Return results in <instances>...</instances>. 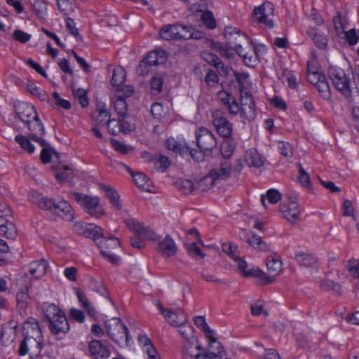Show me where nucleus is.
I'll use <instances>...</instances> for the list:
<instances>
[{
  "mask_svg": "<svg viewBox=\"0 0 359 359\" xmlns=\"http://www.w3.org/2000/svg\"><path fill=\"white\" fill-rule=\"evenodd\" d=\"M27 325H31V330L25 332L26 327H23L24 338L20 342L18 354L21 356L27 354L29 355L31 358H35L39 356L43 348V335L38 321L31 318L27 322Z\"/></svg>",
  "mask_w": 359,
  "mask_h": 359,
  "instance_id": "f257e3e1",
  "label": "nucleus"
},
{
  "mask_svg": "<svg viewBox=\"0 0 359 359\" xmlns=\"http://www.w3.org/2000/svg\"><path fill=\"white\" fill-rule=\"evenodd\" d=\"M42 310L44 313V322L52 334L57 336L69 332L70 325L65 313L58 306L46 302L42 305Z\"/></svg>",
  "mask_w": 359,
  "mask_h": 359,
  "instance_id": "f03ea898",
  "label": "nucleus"
},
{
  "mask_svg": "<svg viewBox=\"0 0 359 359\" xmlns=\"http://www.w3.org/2000/svg\"><path fill=\"white\" fill-rule=\"evenodd\" d=\"M103 229L101 228L98 231L93 241L101 249V254L103 257L113 264H119L120 259L115 254L120 249V241L115 236L107 238L103 234Z\"/></svg>",
  "mask_w": 359,
  "mask_h": 359,
  "instance_id": "7ed1b4c3",
  "label": "nucleus"
},
{
  "mask_svg": "<svg viewBox=\"0 0 359 359\" xmlns=\"http://www.w3.org/2000/svg\"><path fill=\"white\" fill-rule=\"evenodd\" d=\"M105 328L109 337L118 345L125 339L126 346H131L129 330L121 318H112L106 320Z\"/></svg>",
  "mask_w": 359,
  "mask_h": 359,
  "instance_id": "20e7f679",
  "label": "nucleus"
},
{
  "mask_svg": "<svg viewBox=\"0 0 359 359\" xmlns=\"http://www.w3.org/2000/svg\"><path fill=\"white\" fill-rule=\"evenodd\" d=\"M166 148L179 154L182 158L191 157L194 161L200 162L202 158L201 151H196L195 149L189 147L187 142L182 138L170 137L165 141Z\"/></svg>",
  "mask_w": 359,
  "mask_h": 359,
  "instance_id": "39448f33",
  "label": "nucleus"
},
{
  "mask_svg": "<svg viewBox=\"0 0 359 359\" xmlns=\"http://www.w3.org/2000/svg\"><path fill=\"white\" fill-rule=\"evenodd\" d=\"M328 76L333 86L348 100H352V92L350 86V79L344 71L336 66H330L327 69Z\"/></svg>",
  "mask_w": 359,
  "mask_h": 359,
  "instance_id": "423d86ee",
  "label": "nucleus"
},
{
  "mask_svg": "<svg viewBox=\"0 0 359 359\" xmlns=\"http://www.w3.org/2000/svg\"><path fill=\"white\" fill-rule=\"evenodd\" d=\"M72 196L84 210L91 216L100 217L104 214L97 196H91L79 192H73Z\"/></svg>",
  "mask_w": 359,
  "mask_h": 359,
  "instance_id": "0eeeda50",
  "label": "nucleus"
},
{
  "mask_svg": "<svg viewBox=\"0 0 359 359\" xmlns=\"http://www.w3.org/2000/svg\"><path fill=\"white\" fill-rule=\"evenodd\" d=\"M196 145L198 149L196 151H201L202 158L200 162L205 159V152L211 151L217 147V140L215 135L206 128L201 127L195 132Z\"/></svg>",
  "mask_w": 359,
  "mask_h": 359,
  "instance_id": "6e6552de",
  "label": "nucleus"
},
{
  "mask_svg": "<svg viewBox=\"0 0 359 359\" xmlns=\"http://www.w3.org/2000/svg\"><path fill=\"white\" fill-rule=\"evenodd\" d=\"M211 116L217 133L225 139L232 137L233 125L226 118L225 113L221 110H215Z\"/></svg>",
  "mask_w": 359,
  "mask_h": 359,
  "instance_id": "1a4fd4ad",
  "label": "nucleus"
},
{
  "mask_svg": "<svg viewBox=\"0 0 359 359\" xmlns=\"http://www.w3.org/2000/svg\"><path fill=\"white\" fill-rule=\"evenodd\" d=\"M27 128L29 130V137L33 141L38 142L41 146H46L47 142L42 138L45 133L43 125L38 115L33 116V119H30L27 123Z\"/></svg>",
  "mask_w": 359,
  "mask_h": 359,
  "instance_id": "9d476101",
  "label": "nucleus"
},
{
  "mask_svg": "<svg viewBox=\"0 0 359 359\" xmlns=\"http://www.w3.org/2000/svg\"><path fill=\"white\" fill-rule=\"evenodd\" d=\"M273 5L270 2H264L262 5L255 7L253 10V20L259 23L264 24L269 28H273L274 25L271 20H268L269 13L273 11Z\"/></svg>",
  "mask_w": 359,
  "mask_h": 359,
  "instance_id": "9b49d317",
  "label": "nucleus"
},
{
  "mask_svg": "<svg viewBox=\"0 0 359 359\" xmlns=\"http://www.w3.org/2000/svg\"><path fill=\"white\" fill-rule=\"evenodd\" d=\"M224 36L225 43L230 48L240 47L241 43L248 41V36L240 29L233 27H226L224 29Z\"/></svg>",
  "mask_w": 359,
  "mask_h": 359,
  "instance_id": "f8f14e48",
  "label": "nucleus"
},
{
  "mask_svg": "<svg viewBox=\"0 0 359 359\" xmlns=\"http://www.w3.org/2000/svg\"><path fill=\"white\" fill-rule=\"evenodd\" d=\"M14 109L18 118L24 123L30 119H33V116L38 115L35 107L25 102L17 101L14 103Z\"/></svg>",
  "mask_w": 359,
  "mask_h": 359,
  "instance_id": "ddd939ff",
  "label": "nucleus"
},
{
  "mask_svg": "<svg viewBox=\"0 0 359 359\" xmlns=\"http://www.w3.org/2000/svg\"><path fill=\"white\" fill-rule=\"evenodd\" d=\"M127 116H119V118L112 119L109 122V133L113 135H118L120 132L127 134L135 130V126L130 123L127 120Z\"/></svg>",
  "mask_w": 359,
  "mask_h": 359,
  "instance_id": "4468645a",
  "label": "nucleus"
},
{
  "mask_svg": "<svg viewBox=\"0 0 359 359\" xmlns=\"http://www.w3.org/2000/svg\"><path fill=\"white\" fill-rule=\"evenodd\" d=\"M268 274L265 273L264 280L261 281V285H268L275 280L276 276L282 270V262L278 259H275L273 257L268 258L266 262Z\"/></svg>",
  "mask_w": 359,
  "mask_h": 359,
  "instance_id": "2eb2a0df",
  "label": "nucleus"
},
{
  "mask_svg": "<svg viewBox=\"0 0 359 359\" xmlns=\"http://www.w3.org/2000/svg\"><path fill=\"white\" fill-rule=\"evenodd\" d=\"M11 210L9 208L5 210L4 215H0V235L8 239H15L18 232L15 224L9 222L6 217L11 215Z\"/></svg>",
  "mask_w": 359,
  "mask_h": 359,
  "instance_id": "dca6fc26",
  "label": "nucleus"
},
{
  "mask_svg": "<svg viewBox=\"0 0 359 359\" xmlns=\"http://www.w3.org/2000/svg\"><path fill=\"white\" fill-rule=\"evenodd\" d=\"M240 116L248 121L255 118V103L250 93H245V102L241 103Z\"/></svg>",
  "mask_w": 359,
  "mask_h": 359,
  "instance_id": "f3484780",
  "label": "nucleus"
},
{
  "mask_svg": "<svg viewBox=\"0 0 359 359\" xmlns=\"http://www.w3.org/2000/svg\"><path fill=\"white\" fill-rule=\"evenodd\" d=\"M88 349L95 359H107L110 355V351L106 344L100 340L93 339L90 341Z\"/></svg>",
  "mask_w": 359,
  "mask_h": 359,
  "instance_id": "a211bd4d",
  "label": "nucleus"
},
{
  "mask_svg": "<svg viewBox=\"0 0 359 359\" xmlns=\"http://www.w3.org/2000/svg\"><path fill=\"white\" fill-rule=\"evenodd\" d=\"M53 211L67 221H72L74 217L73 208L69 203L64 199L55 202Z\"/></svg>",
  "mask_w": 359,
  "mask_h": 359,
  "instance_id": "6ab92c4d",
  "label": "nucleus"
},
{
  "mask_svg": "<svg viewBox=\"0 0 359 359\" xmlns=\"http://www.w3.org/2000/svg\"><path fill=\"white\" fill-rule=\"evenodd\" d=\"M29 201L36 205L43 210H53L55 205V199L42 196L41 194L34 192L29 196Z\"/></svg>",
  "mask_w": 359,
  "mask_h": 359,
  "instance_id": "aec40b11",
  "label": "nucleus"
},
{
  "mask_svg": "<svg viewBox=\"0 0 359 359\" xmlns=\"http://www.w3.org/2000/svg\"><path fill=\"white\" fill-rule=\"evenodd\" d=\"M74 229L78 234L86 238H91L93 240L98 235V231H100L101 227L93 224L77 222L74 225Z\"/></svg>",
  "mask_w": 359,
  "mask_h": 359,
  "instance_id": "412c9836",
  "label": "nucleus"
},
{
  "mask_svg": "<svg viewBox=\"0 0 359 359\" xmlns=\"http://www.w3.org/2000/svg\"><path fill=\"white\" fill-rule=\"evenodd\" d=\"M160 252L166 257H170L175 255L177 248L174 240L170 235H166L165 238L158 243Z\"/></svg>",
  "mask_w": 359,
  "mask_h": 359,
  "instance_id": "4be33fe9",
  "label": "nucleus"
},
{
  "mask_svg": "<svg viewBox=\"0 0 359 359\" xmlns=\"http://www.w3.org/2000/svg\"><path fill=\"white\" fill-rule=\"evenodd\" d=\"M144 59L151 67L163 65L167 60V53L165 50L158 49L149 52Z\"/></svg>",
  "mask_w": 359,
  "mask_h": 359,
  "instance_id": "5701e85b",
  "label": "nucleus"
},
{
  "mask_svg": "<svg viewBox=\"0 0 359 359\" xmlns=\"http://www.w3.org/2000/svg\"><path fill=\"white\" fill-rule=\"evenodd\" d=\"M231 172V163L228 161H224L220 163L219 168L210 170V175L213 180H226L229 178Z\"/></svg>",
  "mask_w": 359,
  "mask_h": 359,
  "instance_id": "b1692460",
  "label": "nucleus"
},
{
  "mask_svg": "<svg viewBox=\"0 0 359 359\" xmlns=\"http://www.w3.org/2000/svg\"><path fill=\"white\" fill-rule=\"evenodd\" d=\"M180 24L163 25L159 31L161 37L164 40L179 39Z\"/></svg>",
  "mask_w": 359,
  "mask_h": 359,
  "instance_id": "393cba45",
  "label": "nucleus"
},
{
  "mask_svg": "<svg viewBox=\"0 0 359 359\" xmlns=\"http://www.w3.org/2000/svg\"><path fill=\"white\" fill-rule=\"evenodd\" d=\"M280 210L283 213V217L291 224H294L299 217V211L298 205L295 201L292 202V206H287L280 205Z\"/></svg>",
  "mask_w": 359,
  "mask_h": 359,
  "instance_id": "a878e982",
  "label": "nucleus"
},
{
  "mask_svg": "<svg viewBox=\"0 0 359 359\" xmlns=\"http://www.w3.org/2000/svg\"><path fill=\"white\" fill-rule=\"evenodd\" d=\"M48 266V262L43 259L34 261L29 264V273L38 280L46 273Z\"/></svg>",
  "mask_w": 359,
  "mask_h": 359,
  "instance_id": "bb28decb",
  "label": "nucleus"
},
{
  "mask_svg": "<svg viewBox=\"0 0 359 359\" xmlns=\"http://www.w3.org/2000/svg\"><path fill=\"white\" fill-rule=\"evenodd\" d=\"M133 224V229L138 236L145 239L151 241H157L158 239V235L150 228L144 226L140 223H135L131 220Z\"/></svg>",
  "mask_w": 359,
  "mask_h": 359,
  "instance_id": "cd10ccee",
  "label": "nucleus"
},
{
  "mask_svg": "<svg viewBox=\"0 0 359 359\" xmlns=\"http://www.w3.org/2000/svg\"><path fill=\"white\" fill-rule=\"evenodd\" d=\"M307 34L311 37L318 48L320 49H325L327 46V36L323 33L320 32L316 28H310L307 31Z\"/></svg>",
  "mask_w": 359,
  "mask_h": 359,
  "instance_id": "c85d7f7f",
  "label": "nucleus"
},
{
  "mask_svg": "<svg viewBox=\"0 0 359 359\" xmlns=\"http://www.w3.org/2000/svg\"><path fill=\"white\" fill-rule=\"evenodd\" d=\"M102 189L104 191L107 198L109 200V202L113 207L117 210H121L122 205L120 202V196L118 192L107 185H102Z\"/></svg>",
  "mask_w": 359,
  "mask_h": 359,
  "instance_id": "c756f323",
  "label": "nucleus"
},
{
  "mask_svg": "<svg viewBox=\"0 0 359 359\" xmlns=\"http://www.w3.org/2000/svg\"><path fill=\"white\" fill-rule=\"evenodd\" d=\"M196 349L201 352L196 354V359H221L226 356V352L224 350L218 349L217 352L210 351L208 353L206 350L202 348L200 345L196 346Z\"/></svg>",
  "mask_w": 359,
  "mask_h": 359,
  "instance_id": "7c9ffc66",
  "label": "nucleus"
},
{
  "mask_svg": "<svg viewBox=\"0 0 359 359\" xmlns=\"http://www.w3.org/2000/svg\"><path fill=\"white\" fill-rule=\"evenodd\" d=\"M211 47L218 51L222 57L227 59H233L235 56L234 48H230L226 44L222 42H217L212 41L211 42Z\"/></svg>",
  "mask_w": 359,
  "mask_h": 359,
  "instance_id": "2f4dec72",
  "label": "nucleus"
},
{
  "mask_svg": "<svg viewBox=\"0 0 359 359\" xmlns=\"http://www.w3.org/2000/svg\"><path fill=\"white\" fill-rule=\"evenodd\" d=\"M245 161L249 166L260 168L264 165L260 154L255 149H250L246 151Z\"/></svg>",
  "mask_w": 359,
  "mask_h": 359,
  "instance_id": "473e14b6",
  "label": "nucleus"
},
{
  "mask_svg": "<svg viewBox=\"0 0 359 359\" xmlns=\"http://www.w3.org/2000/svg\"><path fill=\"white\" fill-rule=\"evenodd\" d=\"M248 243L254 248L260 252H268L270 250V246L265 241H262V238L252 233L251 238L248 239Z\"/></svg>",
  "mask_w": 359,
  "mask_h": 359,
  "instance_id": "72a5a7b5",
  "label": "nucleus"
},
{
  "mask_svg": "<svg viewBox=\"0 0 359 359\" xmlns=\"http://www.w3.org/2000/svg\"><path fill=\"white\" fill-rule=\"evenodd\" d=\"M297 263L304 267L312 266L317 263V259L312 255L299 252L295 255Z\"/></svg>",
  "mask_w": 359,
  "mask_h": 359,
  "instance_id": "f704fd0d",
  "label": "nucleus"
},
{
  "mask_svg": "<svg viewBox=\"0 0 359 359\" xmlns=\"http://www.w3.org/2000/svg\"><path fill=\"white\" fill-rule=\"evenodd\" d=\"M236 148V141L233 138H226L221 144V154L227 161L233 154Z\"/></svg>",
  "mask_w": 359,
  "mask_h": 359,
  "instance_id": "c9c22d12",
  "label": "nucleus"
},
{
  "mask_svg": "<svg viewBox=\"0 0 359 359\" xmlns=\"http://www.w3.org/2000/svg\"><path fill=\"white\" fill-rule=\"evenodd\" d=\"M126 76V71L122 67L117 66L114 67L111 79V86L116 87L121 86L125 82Z\"/></svg>",
  "mask_w": 359,
  "mask_h": 359,
  "instance_id": "e433bc0d",
  "label": "nucleus"
},
{
  "mask_svg": "<svg viewBox=\"0 0 359 359\" xmlns=\"http://www.w3.org/2000/svg\"><path fill=\"white\" fill-rule=\"evenodd\" d=\"M29 299V287L26 285L25 290L18 292L16 294L17 308L20 312L25 311Z\"/></svg>",
  "mask_w": 359,
  "mask_h": 359,
  "instance_id": "4c0bfd02",
  "label": "nucleus"
},
{
  "mask_svg": "<svg viewBox=\"0 0 359 359\" xmlns=\"http://www.w3.org/2000/svg\"><path fill=\"white\" fill-rule=\"evenodd\" d=\"M32 8L35 13V15L37 16V18L40 19H44L48 7L47 4L43 0H36L32 4Z\"/></svg>",
  "mask_w": 359,
  "mask_h": 359,
  "instance_id": "58836bf2",
  "label": "nucleus"
},
{
  "mask_svg": "<svg viewBox=\"0 0 359 359\" xmlns=\"http://www.w3.org/2000/svg\"><path fill=\"white\" fill-rule=\"evenodd\" d=\"M27 89L29 93L38 97L42 102H48L50 100L48 93L45 90L36 86L34 83H28L27 85Z\"/></svg>",
  "mask_w": 359,
  "mask_h": 359,
  "instance_id": "ea45409f",
  "label": "nucleus"
},
{
  "mask_svg": "<svg viewBox=\"0 0 359 359\" xmlns=\"http://www.w3.org/2000/svg\"><path fill=\"white\" fill-rule=\"evenodd\" d=\"M88 287L90 290L97 292L100 295L109 298L111 302V299L109 295V292L102 281H98L95 278H90L89 280Z\"/></svg>",
  "mask_w": 359,
  "mask_h": 359,
  "instance_id": "a19ab883",
  "label": "nucleus"
},
{
  "mask_svg": "<svg viewBox=\"0 0 359 359\" xmlns=\"http://www.w3.org/2000/svg\"><path fill=\"white\" fill-rule=\"evenodd\" d=\"M320 287L325 291L332 290L337 292L339 295L341 294L342 288L341 285L332 280H322L320 282Z\"/></svg>",
  "mask_w": 359,
  "mask_h": 359,
  "instance_id": "79ce46f5",
  "label": "nucleus"
},
{
  "mask_svg": "<svg viewBox=\"0 0 359 359\" xmlns=\"http://www.w3.org/2000/svg\"><path fill=\"white\" fill-rule=\"evenodd\" d=\"M320 95V96L325 100H330L332 98V93L330 90V87L327 80V77L325 76V79H323L316 86Z\"/></svg>",
  "mask_w": 359,
  "mask_h": 359,
  "instance_id": "37998d69",
  "label": "nucleus"
},
{
  "mask_svg": "<svg viewBox=\"0 0 359 359\" xmlns=\"http://www.w3.org/2000/svg\"><path fill=\"white\" fill-rule=\"evenodd\" d=\"M175 186L184 194H191L194 189L193 182L187 179H178L175 182Z\"/></svg>",
  "mask_w": 359,
  "mask_h": 359,
  "instance_id": "c03bdc74",
  "label": "nucleus"
},
{
  "mask_svg": "<svg viewBox=\"0 0 359 359\" xmlns=\"http://www.w3.org/2000/svg\"><path fill=\"white\" fill-rule=\"evenodd\" d=\"M133 180L134 181V183L139 188H141L142 189L145 191H149V188L150 187L149 180L146 175L142 172H136L133 175Z\"/></svg>",
  "mask_w": 359,
  "mask_h": 359,
  "instance_id": "a18cd8bd",
  "label": "nucleus"
},
{
  "mask_svg": "<svg viewBox=\"0 0 359 359\" xmlns=\"http://www.w3.org/2000/svg\"><path fill=\"white\" fill-rule=\"evenodd\" d=\"M15 141L28 153L32 154L34 151L35 147L34 144L26 136L22 135H18L15 137Z\"/></svg>",
  "mask_w": 359,
  "mask_h": 359,
  "instance_id": "49530a36",
  "label": "nucleus"
},
{
  "mask_svg": "<svg viewBox=\"0 0 359 359\" xmlns=\"http://www.w3.org/2000/svg\"><path fill=\"white\" fill-rule=\"evenodd\" d=\"M201 57L206 62L214 66L217 71H219V66L222 65V61L217 55L208 51H204L201 53Z\"/></svg>",
  "mask_w": 359,
  "mask_h": 359,
  "instance_id": "de8ad7c7",
  "label": "nucleus"
},
{
  "mask_svg": "<svg viewBox=\"0 0 359 359\" xmlns=\"http://www.w3.org/2000/svg\"><path fill=\"white\" fill-rule=\"evenodd\" d=\"M203 332H204L205 337L209 340V347L210 348H213L214 346H216L217 349L224 350L221 343L214 337V330H211L208 325L203 330Z\"/></svg>",
  "mask_w": 359,
  "mask_h": 359,
  "instance_id": "09e8293b",
  "label": "nucleus"
},
{
  "mask_svg": "<svg viewBox=\"0 0 359 359\" xmlns=\"http://www.w3.org/2000/svg\"><path fill=\"white\" fill-rule=\"evenodd\" d=\"M114 109L119 116H127L128 105L123 97L116 96L114 101Z\"/></svg>",
  "mask_w": 359,
  "mask_h": 359,
  "instance_id": "8fccbe9b",
  "label": "nucleus"
},
{
  "mask_svg": "<svg viewBox=\"0 0 359 359\" xmlns=\"http://www.w3.org/2000/svg\"><path fill=\"white\" fill-rule=\"evenodd\" d=\"M151 89L154 95L158 94L163 88V78L161 74H156L151 79Z\"/></svg>",
  "mask_w": 359,
  "mask_h": 359,
  "instance_id": "3c124183",
  "label": "nucleus"
},
{
  "mask_svg": "<svg viewBox=\"0 0 359 359\" xmlns=\"http://www.w3.org/2000/svg\"><path fill=\"white\" fill-rule=\"evenodd\" d=\"M55 176L60 183H63L68 178L72 177V170L68 166L63 165L56 170Z\"/></svg>",
  "mask_w": 359,
  "mask_h": 359,
  "instance_id": "603ef678",
  "label": "nucleus"
},
{
  "mask_svg": "<svg viewBox=\"0 0 359 359\" xmlns=\"http://www.w3.org/2000/svg\"><path fill=\"white\" fill-rule=\"evenodd\" d=\"M99 114L94 119L95 124L100 126H107V129L109 130V121H111L113 118H110L111 114L108 111H100L98 112Z\"/></svg>",
  "mask_w": 359,
  "mask_h": 359,
  "instance_id": "864d4df0",
  "label": "nucleus"
},
{
  "mask_svg": "<svg viewBox=\"0 0 359 359\" xmlns=\"http://www.w3.org/2000/svg\"><path fill=\"white\" fill-rule=\"evenodd\" d=\"M201 20L208 29H212L216 27V21L211 11L203 12L201 15Z\"/></svg>",
  "mask_w": 359,
  "mask_h": 359,
  "instance_id": "5fc2aeb1",
  "label": "nucleus"
},
{
  "mask_svg": "<svg viewBox=\"0 0 359 359\" xmlns=\"http://www.w3.org/2000/svg\"><path fill=\"white\" fill-rule=\"evenodd\" d=\"M299 168V182L302 186L311 189L310 177L309 173L303 168L301 163L298 164Z\"/></svg>",
  "mask_w": 359,
  "mask_h": 359,
  "instance_id": "6e6d98bb",
  "label": "nucleus"
},
{
  "mask_svg": "<svg viewBox=\"0 0 359 359\" xmlns=\"http://www.w3.org/2000/svg\"><path fill=\"white\" fill-rule=\"evenodd\" d=\"M307 79L310 83L316 86L323 79H325V75L318 72H311L308 69Z\"/></svg>",
  "mask_w": 359,
  "mask_h": 359,
  "instance_id": "4d7b16f0",
  "label": "nucleus"
},
{
  "mask_svg": "<svg viewBox=\"0 0 359 359\" xmlns=\"http://www.w3.org/2000/svg\"><path fill=\"white\" fill-rule=\"evenodd\" d=\"M43 149L40 154V158L43 163L47 164L51 161L52 156L51 151L55 153L53 148L50 147L49 144L47 142L46 146H42Z\"/></svg>",
  "mask_w": 359,
  "mask_h": 359,
  "instance_id": "13d9d810",
  "label": "nucleus"
},
{
  "mask_svg": "<svg viewBox=\"0 0 359 359\" xmlns=\"http://www.w3.org/2000/svg\"><path fill=\"white\" fill-rule=\"evenodd\" d=\"M155 167L158 170L165 172L170 165V161L166 156L161 155L154 163Z\"/></svg>",
  "mask_w": 359,
  "mask_h": 359,
  "instance_id": "bf43d9fd",
  "label": "nucleus"
},
{
  "mask_svg": "<svg viewBox=\"0 0 359 359\" xmlns=\"http://www.w3.org/2000/svg\"><path fill=\"white\" fill-rule=\"evenodd\" d=\"M187 252L192 257L198 256L201 258H204L205 255L202 252L200 248L196 245V243H191L187 245Z\"/></svg>",
  "mask_w": 359,
  "mask_h": 359,
  "instance_id": "052dcab7",
  "label": "nucleus"
},
{
  "mask_svg": "<svg viewBox=\"0 0 359 359\" xmlns=\"http://www.w3.org/2000/svg\"><path fill=\"white\" fill-rule=\"evenodd\" d=\"M219 79L217 73L212 70L209 69L205 77V82L210 87L215 86L219 83Z\"/></svg>",
  "mask_w": 359,
  "mask_h": 359,
  "instance_id": "680f3d73",
  "label": "nucleus"
},
{
  "mask_svg": "<svg viewBox=\"0 0 359 359\" xmlns=\"http://www.w3.org/2000/svg\"><path fill=\"white\" fill-rule=\"evenodd\" d=\"M215 180H213L210 175V172L208 175L203 177L198 182V187L201 191H205L207 189H210L213 187L214 182Z\"/></svg>",
  "mask_w": 359,
  "mask_h": 359,
  "instance_id": "e2e57ef3",
  "label": "nucleus"
},
{
  "mask_svg": "<svg viewBox=\"0 0 359 359\" xmlns=\"http://www.w3.org/2000/svg\"><path fill=\"white\" fill-rule=\"evenodd\" d=\"M52 96L55 102V105L57 107L65 109H69L71 108L72 105L70 102L67 100L61 98L60 94L57 91L53 92Z\"/></svg>",
  "mask_w": 359,
  "mask_h": 359,
  "instance_id": "0e129e2a",
  "label": "nucleus"
},
{
  "mask_svg": "<svg viewBox=\"0 0 359 359\" xmlns=\"http://www.w3.org/2000/svg\"><path fill=\"white\" fill-rule=\"evenodd\" d=\"M13 38L21 43H25L30 40L31 35L20 29H15L13 33Z\"/></svg>",
  "mask_w": 359,
  "mask_h": 359,
  "instance_id": "69168bd1",
  "label": "nucleus"
},
{
  "mask_svg": "<svg viewBox=\"0 0 359 359\" xmlns=\"http://www.w3.org/2000/svg\"><path fill=\"white\" fill-rule=\"evenodd\" d=\"M278 149L280 154L286 158L291 157L293 154L292 147L287 142H280L278 143Z\"/></svg>",
  "mask_w": 359,
  "mask_h": 359,
  "instance_id": "338daca9",
  "label": "nucleus"
},
{
  "mask_svg": "<svg viewBox=\"0 0 359 359\" xmlns=\"http://www.w3.org/2000/svg\"><path fill=\"white\" fill-rule=\"evenodd\" d=\"M346 41L351 46L355 45L358 40L359 36L355 29H351L345 33Z\"/></svg>",
  "mask_w": 359,
  "mask_h": 359,
  "instance_id": "774afa93",
  "label": "nucleus"
}]
</instances>
